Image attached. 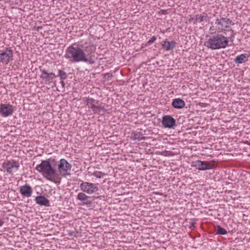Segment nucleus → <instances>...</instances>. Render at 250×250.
I'll return each mask as SVG.
<instances>
[{
  "instance_id": "nucleus-1",
  "label": "nucleus",
  "mask_w": 250,
  "mask_h": 250,
  "mask_svg": "<svg viewBox=\"0 0 250 250\" xmlns=\"http://www.w3.org/2000/svg\"><path fill=\"white\" fill-rule=\"evenodd\" d=\"M96 47L89 44L83 49L82 44L73 43L66 50L64 57L71 63L84 62L89 64L95 63L94 53Z\"/></svg>"
},
{
  "instance_id": "nucleus-2",
  "label": "nucleus",
  "mask_w": 250,
  "mask_h": 250,
  "mask_svg": "<svg viewBox=\"0 0 250 250\" xmlns=\"http://www.w3.org/2000/svg\"><path fill=\"white\" fill-rule=\"evenodd\" d=\"M36 169L47 180L56 183L58 182L59 174L48 161H42L40 164L37 165Z\"/></svg>"
},
{
  "instance_id": "nucleus-3",
  "label": "nucleus",
  "mask_w": 250,
  "mask_h": 250,
  "mask_svg": "<svg viewBox=\"0 0 250 250\" xmlns=\"http://www.w3.org/2000/svg\"><path fill=\"white\" fill-rule=\"evenodd\" d=\"M229 40L228 38L221 34L210 37L206 42L204 45L207 48L212 50L225 48L229 46Z\"/></svg>"
},
{
  "instance_id": "nucleus-4",
  "label": "nucleus",
  "mask_w": 250,
  "mask_h": 250,
  "mask_svg": "<svg viewBox=\"0 0 250 250\" xmlns=\"http://www.w3.org/2000/svg\"><path fill=\"white\" fill-rule=\"evenodd\" d=\"M215 24L218 32H223L227 31V29L230 27V25H233L234 23L229 19L222 17L216 20Z\"/></svg>"
},
{
  "instance_id": "nucleus-5",
  "label": "nucleus",
  "mask_w": 250,
  "mask_h": 250,
  "mask_svg": "<svg viewBox=\"0 0 250 250\" xmlns=\"http://www.w3.org/2000/svg\"><path fill=\"white\" fill-rule=\"evenodd\" d=\"M2 167L4 171L12 175L14 172L18 170L20 165L18 161L11 160L3 163L2 164Z\"/></svg>"
},
{
  "instance_id": "nucleus-6",
  "label": "nucleus",
  "mask_w": 250,
  "mask_h": 250,
  "mask_svg": "<svg viewBox=\"0 0 250 250\" xmlns=\"http://www.w3.org/2000/svg\"><path fill=\"white\" fill-rule=\"evenodd\" d=\"M80 189L88 194L96 193L99 190L98 184L88 182H82L80 185Z\"/></svg>"
},
{
  "instance_id": "nucleus-7",
  "label": "nucleus",
  "mask_w": 250,
  "mask_h": 250,
  "mask_svg": "<svg viewBox=\"0 0 250 250\" xmlns=\"http://www.w3.org/2000/svg\"><path fill=\"white\" fill-rule=\"evenodd\" d=\"M71 167V165L65 159H61L58 162V169L62 176L70 175Z\"/></svg>"
},
{
  "instance_id": "nucleus-8",
  "label": "nucleus",
  "mask_w": 250,
  "mask_h": 250,
  "mask_svg": "<svg viewBox=\"0 0 250 250\" xmlns=\"http://www.w3.org/2000/svg\"><path fill=\"white\" fill-rule=\"evenodd\" d=\"M86 105L91 108L94 114L99 113L101 111L104 110L103 106L99 105V102L93 99L88 98L85 100Z\"/></svg>"
},
{
  "instance_id": "nucleus-9",
  "label": "nucleus",
  "mask_w": 250,
  "mask_h": 250,
  "mask_svg": "<svg viewBox=\"0 0 250 250\" xmlns=\"http://www.w3.org/2000/svg\"><path fill=\"white\" fill-rule=\"evenodd\" d=\"M13 50L10 48H6L5 50L0 53V62L5 64L13 60Z\"/></svg>"
},
{
  "instance_id": "nucleus-10",
  "label": "nucleus",
  "mask_w": 250,
  "mask_h": 250,
  "mask_svg": "<svg viewBox=\"0 0 250 250\" xmlns=\"http://www.w3.org/2000/svg\"><path fill=\"white\" fill-rule=\"evenodd\" d=\"M14 112L13 105L9 104H1L0 105V113L3 117H8Z\"/></svg>"
},
{
  "instance_id": "nucleus-11",
  "label": "nucleus",
  "mask_w": 250,
  "mask_h": 250,
  "mask_svg": "<svg viewBox=\"0 0 250 250\" xmlns=\"http://www.w3.org/2000/svg\"><path fill=\"white\" fill-rule=\"evenodd\" d=\"M191 166L201 170L210 169L212 168L211 164L205 161H201L200 160L192 162Z\"/></svg>"
},
{
  "instance_id": "nucleus-12",
  "label": "nucleus",
  "mask_w": 250,
  "mask_h": 250,
  "mask_svg": "<svg viewBox=\"0 0 250 250\" xmlns=\"http://www.w3.org/2000/svg\"><path fill=\"white\" fill-rule=\"evenodd\" d=\"M162 125L166 128H172L176 125L175 120L170 115H165L162 118Z\"/></svg>"
},
{
  "instance_id": "nucleus-13",
  "label": "nucleus",
  "mask_w": 250,
  "mask_h": 250,
  "mask_svg": "<svg viewBox=\"0 0 250 250\" xmlns=\"http://www.w3.org/2000/svg\"><path fill=\"white\" fill-rule=\"evenodd\" d=\"M20 192L22 197L29 198L32 195L33 189L30 185L25 184L20 188Z\"/></svg>"
},
{
  "instance_id": "nucleus-14",
  "label": "nucleus",
  "mask_w": 250,
  "mask_h": 250,
  "mask_svg": "<svg viewBox=\"0 0 250 250\" xmlns=\"http://www.w3.org/2000/svg\"><path fill=\"white\" fill-rule=\"evenodd\" d=\"M41 71L42 74L41 75L40 77L46 84L50 83L51 82V81L56 77L53 73L51 72L48 73L45 69L41 70Z\"/></svg>"
},
{
  "instance_id": "nucleus-15",
  "label": "nucleus",
  "mask_w": 250,
  "mask_h": 250,
  "mask_svg": "<svg viewBox=\"0 0 250 250\" xmlns=\"http://www.w3.org/2000/svg\"><path fill=\"white\" fill-rule=\"evenodd\" d=\"M208 21V17L205 15H195L193 17H190L188 19V21L193 23L194 24L197 22H201L203 21Z\"/></svg>"
},
{
  "instance_id": "nucleus-16",
  "label": "nucleus",
  "mask_w": 250,
  "mask_h": 250,
  "mask_svg": "<svg viewBox=\"0 0 250 250\" xmlns=\"http://www.w3.org/2000/svg\"><path fill=\"white\" fill-rule=\"evenodd\" d=\"M90 197L86 195L84 192H80L77 196L78 200L83 201V205H89L91 204L92 201L89 200Z\"/></svg>"
},
{
  "instance_id": "nucleus-17",
  "label": "nucleus",
  "mask_w": 250,
  "mask_h": 250,
  "mask_svg": "<svg viewBox=\"0 0 250 250\" xmlns=\"http://www.w3.org/2000/svg\"><path fill=\"white\" fill-rule=\"evenodd\" d=\"M35 201L36 203L40 206L45 207H49L50 206L49 200L44 196L40 195L37 196L35 198Z\"/></svg>"
},
{
  "instance_id": "nucleus-18",
  "label": "nucleus",
  "mask_w": 250,
  "mask_h": 250,
  "mask_svg": "<svg viewBox=\"0 0 250 250\" xmlns=\"http://www.w3.org/2000/svg\"><path fill=\"white\" fill-rule=\"evenodd\" d=\"M172 105L175 108L181 109L185 105V102L181 99H175L172 102Z\"/></svg>"
},
{
  "instance_id": "nucleus-19",
  "label": "nucleus",
  "mask_w": 250,
  "mask_h": 250,
  "mask_svg": "<svg viewBox=\"0 0 250 250\" xmlns=\"http://www.w3.org/2000/svg\"><path fill=\"white\" fill-rule=\"evenodd\" d=\"M176 42L175 41L168 42L165 41L162 44L163 48L167 51L172 50L175 47Z\"/></svg>"
},
{
  "instance_id": "nucleus-20",
  "label": "nucleus",
  "mask_w": 250,
  "mask_h": 250,
  "mask_svg": "<svg viewBox=\"0 0 250 250\" xmlns=\"http://www.w3.org/2000/svg\"><path fill=\"white\" fill-rule=\"evenodd\" d=\"M248 60V55L247 54H242L236 56L234 61L237 63L245 62Z\"/></svg>"
},
{
  "instance_id": "nucleus-21",
  "label": "nucleus",
  "mask_w": 250,
  "mask_h": 250,
  "mask_svg": "<svg viewBox=\"0 0 250 250\" xmlns=\"http://www.w3.org/2000/svg\"><path fill=\"white\" fill-rule=\"evenodd\" d=\"M215 230L216 233L218 234L225 235L227 233V231L220 226H217L215 228Z\"/></svg>"
},
{
  "instance_id": "nucleus-22",
  "label": "nucleus",
  "mask_w": 250,
  "mask_h": 250,
  "mask_svg": "<svg viewBox=\"0 0 250 250\" xmlns=\"http://www.w3.org/2000/svg\"><path fill=\"white\" fill-rule=\"evenodd\" d=\"M58 73L59 74L58 76L60 77L61 80H64L67 78V75L65 71L62 70H59Z\"/></svg>"
},
{
  "instance_id": "nucleus-23",
  "label": "nucleus",
  "mask_w": 250,
  "mask_h": 250,
  "mask_svg": "<svg viewBox=\"0 0 250 250\" xmlns=\"http://www.w3.org/2000/svg\"><path fill=\"white\" fill-rule=\"evenodd\" d=\"M105 175L104 173L99 171H95L91 174V175L98 178H101Z\"/></svg>"
},
{
  "instance_id": "nucleus-24",
  "label": "nucleus",
  "mask_w": 250,
  "mask_h": 250,
  "mask_svg": "<svg viewBox=\"0 0 250 250\" xmlns=\"http://www.w3.org/2000/svg\"><path fill=\"white\" fill-rule=\"evenodd\" d=\"M156 40V38L155 36H153L149 41L146 42L147 45H149L153 43Z\"/></svg>"
},
{
  "instance_id": "nucleus-25",
  "label": "nucleus",
  "mask_w": 250,
  "mask_h": 250,
  "mask_svg": "<svg viewBox=\"0 0 250 250\" xmlns=\"http://www.w3.org/2000/svg\"><path fill=\"white\" fill-rule=\"evenodd\" d=\"M46 161H48L50 162V164H54V165L57 164V161H56L55 159H54V158H53V159L50 158V159L47 160Z\"/></svg>"
},
{
  "instance_id": "nucleus-26",
  "label": "nucleus",
  "mask_w": 250,
  "mask_h": 250,
  "mask_svg": "<svg viewBox=\"0 0 250 250\" xmlns=\"http://www.w3.org/2000/svg\"><path fill=\"white\" fill-rule=\"evenodd\" d=\"M230 30L232 32V34H231L230 37H229V38H228V39H230L231 41L232 42L233 41V38H234V36L235 35V33L232 29H231Z\"/></svg>"
},
{
  "instance_id": "nucleus-27",
  "label": "nucleus",
  "mask_w": 250,
  "mask_h": 250,
  "mask_svg": "<svg viewBox=\"0 0 250 250\" xmlns=\"http://www.w3.org/2000/svg\"><path fill=\"white\" fill-rule=\"evenodd\" d=\"M133 138L134 140H140V134H135Z\"/></svg>"
},
{
  "instance_id": "nucleus-28",
  "label": "nucleus",
  "mask_w": 250,
  "mask_h": 250,
  "mask_svg": "<svg viewBox=\"0 0 250 250\" xmlns=\"http://www.w3.org/2000/svg\"><path fill=\"white\" fill-rule=\"evenodd\" d=\"M62 87L64 88L65 87V83L63 81V80H62L60 82Z\"/></svg>"
},
{
  "instance_id": "nucleus-29",
  "label": "nucleus",
  "mask_w": 250,
  "mask_h": 250,
  "mask_svg": "<svg viewBox=\"0 0 250 250\" xmlns=\"http://www.w3.org/2000/svg\"><path fill=\"white\" fill-rule=\"evenodd\" d=\"M4 223L3 221L0 218V227L2 226Z\"/></svg>"
},
{
  "instance_id": "nucleus-30",
  "label": "nucleus",
  "mask_w": 250,
  "mask_h": 250,
  "mask_svg": "<svg viewBox=\"0 0 250 250\" xmlns=\"http://www.w3.org/2000/svg\"><path fill=\"white\" fill-rule=\"evenodd\" d=\"M210 30L213 31V30H214V29H213L212 28V27H210Z\"/></svg>"
}]
</instances>
